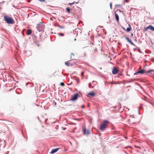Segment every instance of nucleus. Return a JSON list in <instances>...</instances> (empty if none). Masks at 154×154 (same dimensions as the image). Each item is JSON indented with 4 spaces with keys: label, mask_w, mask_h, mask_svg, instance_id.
Returning <instances> with one entry per match:
<instances>
[{
    "label": "nucleus",
    "mask_w": 154,
    "mask_h": 154,
    "mask_svg": "<svg viewBox=\"0 0 154 154\" xmlns=\"http://www.w3.org/2000/svg\"><path fill=\"white\" fill-rule=\"evenodd\" d=\"M123 29L124 30H125V28H123Z\"/></svg>",
    "instance_id": "32"
},
{
    "label": "nucleus",
    "mask_w": 154,
    "mask_h": 154,
    "mask_svg": "<svg viewBox=\"0 0 154 154\" xmlns=\"http://www.w3.org/2000/svg\"><path fill=\"white\" fill-rule=\"evenodd\" d=\"M119 11H120V12H121V11H120V10H119Z\"/></svg>",
    "instance_id": "34"
},
{
    "label": "nucleus",
    "mask_w": 154,
    "mask_h": 154,
    "mask_svg": "<svg viewBox=\"0 0 154 154\" xmlns=\"http://www.w3.org/2000/svg\"><path fill=\"white\" fill-rule=\"evenodd\" d=\"M60 85L61 86H64V84L63 82L60 83Z\"/></svg>",
    "instance_id": "24"
},
{
    "label": "nucleus",
    "mask_w": 154,
    "mask_h": 154,
    "mask_svg": "<svg viewBox=\"0 0 154 154\" xmlns=\"http://www.w3.org/2000/svg\"><path fill=\"white\" fill-rule=\"evenodd\" d=\"M40 2H44L45 0H39Z\"/></svg>",
    "instance_id": "27"
},
{
    "label": "nucleus",
    "mask_w": 154,
    "mask_h": 154,
    "mask_svg": "<svg viewBox=\"0 0 154 154\" xmlns=\"http://www.w3.org/2000/svg\"><path fill=\"white\" fill-rule=\"evenodd\" d=\"M6 23L9 24H13L15 22L13 19L7 16H5L4 17Z\"/></svg>",
    "instance_id": "1"
},
{
    "label": "nucleus",
    "mask_w": 154,
    "mask_h": 154,
    "mask_svg": "<svg viewBox=\"0 0 154 154\" xmlns=\"http://www.w3.org/2000/svg\"><path fill=\"white\" fill-rule=\"evenodd\" d=\"M10 125H11V128H13V124H9Z\"/></svg>",
    "instance_id": "26"
},
{
    "label": "nucleus",
    "mask_w": 154,
    "mask_h": 154,
    "mask_svg": "<svg viewBox=\"0 0 154 154\" xmlns=\"http://www.w3.org/2000/svg\"><path fill=\"white\" fill-rule=\"evenodd\" d=\"M78 94L77 93L75 94L72 97L71 100L74 101L77 100L78 98Z\"/></svg>",
    "instance_id": "8"
},
{
    "label": "nucleus",
    "mask_w": 154,
    "mask_h": 154,
    "mask_svg": "<svg viewBox=\"0 0 154 154\" xmlns=\"http://www.w3.org/2000/svg\"><path fill=\"white\" fill-rule=\"evenodd\" d=\"M146 70L144 69H142L141 70L137 72H136L134 73V74H136L137 73H140L141 74H143L145 72L146 73Z\"/></svg>",
    "instance_id": "10"
},
{
    "label": "nucleus",
    "mask_w": 154,
    "mask_h": 154,
    "mask_svg": "<svg viewBox=\"0 0 154 154\" xmlns=\"http://www.w3.org/2000/svg\"><path fill=\"white\" fill-rule=\"evenodd\" d=\"M115 15L116 19V21H117V22H119V16H118V14H116V13H115Z\"/></svg>",
    "instance_id": "12"
},
{
    "label": "nucleus",
    "mask_w": 154,
    "mask_h": 154,
    "mask_svg": "<svg viewBox=\"0 0 154 154\" xmlns=\"http://www.w3.org/2000/svg\"><path fill=\"white\" fill-rule=\"evenodd\" d=\"M78 3V2H73V3H69V4L70 5H72V4H74V3H76V4H77Z\"/></svg>",
    "instance_id": "20"
},
{
    "label": "nucleus",
    "mask_w": 154,
    "mask_h": 154,
    "mask_svg": "<svg viewBox=\"0 0 154 154\" xmlns=\"http://www.w3.org/2000/svg\"><path fill=\"white\" fill-rule=\"evenodd\" d=\"M82 130L83 132V133L85 134H89V132L90 131V130L89 129H87L86 130L85 128V125L82 126Z\"/></svg>",
    "instance_id": "5"
},
{
    "label": "nucleus",
    "mask_w": 154,
    "mask_h": 154,
    "mask_svg": "<svg viewBox=\"0 0 154 154\" xmlns=\"http://www.w3.org/2000/svg\"><path fill=\"white\" fill-rule=\"evenodd\" d=\"M74 54L73 53H72L70 55V59H71L72 58V56L74 57Z\"/></svg>",
    "instance_id": "19"
},
{
    "label": "nucleus",
    "mask_w": 154,
    "mask_h": 154,
    "mask_svg": "<svg viewBox=\"0 0 154 154\" xmlns=\"http://www.w3.org/2000/svg\"><path fill=\"white\" fill-rule=\"evenodd\" d=\"M133 33H131V35L132 36H133Z\"/></svg>",
    "instance_id": "29"
},
{
    "label": "nucleus",
    "mask_w": 154,
    "mask_h": 154,
    "mask_svg": "<svg viewBox=\"0 0 154 154\" xmlns=\"http://www.w3.org/2000/svg\"><path fill=\"white\" fill-rule=\"evenodd\" d=\"M128 26L129 27H127L126 30L127 32H129L131 30V28L130 25V24H128Z\"/></svg>",
    "instance_id": "13"
},
{
    "label": "nucleus",
    "mask_w": 154,
    "mask_h": 154,
    "mask_svg": "<svg viewBox=\"0 0 154 154\" xmlns=\"http://www.w3.org/2000/svg\"><path fill=\"white\" fill-rule=\"evenodd\" d=\"M58 34L60 36H63L64 35L63 33H58Z\"/></svg>",
    "instance_id": "22"
},
{
    "label": "nucleus",
    "mask_w": 154,
    "mask_h": 154,
    "mask_svg": "<svg viewBox=\"0 0 154 154\" xmlns=\"http://www.w3.org/2000/svg\"><path fill=\"white\" fill-rule=\"evenodd\" d=\"M72 59L69 60L66 62L65 63V64L67 66H72L73 64L72 63H71V61L72 60Z\"/></svg>",
    "instance_id": "7"
},
{
    "label": "nucleus",
    "mask_w": 154,
    "mask_h": 154,
    "mask_svg": "<svg viewBox=\"0 0 154 154\" xmlns=\"http://www.w3.org/2000/svg\"><path fill=\"white\" fill-rule=\"evenodd\" d=\"M70 9L69 7H67L66 9V11L69 13L70 12Z\"/></svg>",
    "instance_id": "18"
},
{
    "label": "nucleus",
    "mask_w": 154,
    "mask_h": 154,
    "mask_svg": "<svg viewBox=\"0 0 154 154\" xmlns=\"http://www.w3.org/2000/svg\"><path fill=\"white\" fill-rule=\"evenodd\" d=\"M11 122V123L13 124H14V123L13 122Z\"/></svg>",
    "instance_id": "33"
},
{
    "label": "nucleus",
    "mask_w": 154,
    "mask_h": 154,
    "mask_svg": "<svg viewBox=\"0 0 154 154\" xmlns=\"http://www.w3.org/2000/svg\"><path fill=\"white\" fill-rule=\"evenodd\" d=\"M91 44L92 46L91 45V48H89L88 50L93 53L96 52L97 51L96 48L94 46L93 43H92Z\"/></svg>",
    "instance_id": "4"
},
{
    "label": "nucleus",
    "mask_w": 154,
    "mask_h": 154,
    "mask_svg": "<svg viewBox=\"0 0 154 154\" xmlns=\"http://www.w3.org/2000/svg\"><path fill=\"white\" fill-rule=\"evenodd\" d=\"M84 107V105H82V108H83Z\"/></svg>",
    "instance_id": "31"
},
{
    "label": "nucleus",
    "mask_w": 154,
    "mask_h": 154,
    "mask_svg": "<svg viewBox=\"0 0 154 154\" xmlns=\"http://www.w3.org/2000/svg\"><path fill=\"white\" fill-rule=\"evenodd\" d=\"M95 95V93L93 92H90L88 94V95H91L92 96H94Z\"/></svg>",
    "instance_id": "15"
},
{
    "label": "nucleus",
    "mask_w": 154,
    "mask_h": 154,
    "mask_svg": "<svg viewBox=\"0 0 154 154\" xmlns=\"http://www.w3.org/2000/svg\"><path fill=\"white\" fill-rule=\"evenodd\" d=\"M152 73L154 74V70H151L150 71H148L146 72V74H152Z\"/></svg>",
    "instance_id": "16"
},
{
    "label": "nucleus",
    "mask_w": 154,
    "mask_h": 154,
    "mask_svg": "<svg viewBox=\"0 0 154 154\" xmlns=\"http://www.w3.org/2000/svg\"><path fill=\"white\" fill-rule=\"evenodd\" d=\"M36 27L39 32L43 31L45 28L44 26L42 23L37 24Z\"/></svg>",
    "instance_id": "3"
},
{
    "label": "nucleus",
    "mask_w": 154,
    "mask_h": 154,
    "mask_svg": "<svg viewBox=\"0 0 154 154\" xmlns=\"http://www.w3.org/2000/svg\"><path fill=\"white\" fill-rule=\"evenodd\" d=\"M116 6H119V5H116Z\"/></svg>",
    "instance_id": "30"
},
{
    "label": "nucleus",
    "mask_w": 154,
    "mask_h": 154,
    "mask_svg": "<svg viewBox=\"0 0 154 154\" xmlns=\"http://www.w3.org/2000/svg\"><path fill=\"white\" fill-rule=\"evenodd\" d=\"M59 148H57L55 149H54L52 150L50 152V153L51 154H53L55 152H57L59 149Z\"/></svg>",
    "instance_id": "11"
},
{
    "label": "nucleus",
    "mask_w": 154,
    "mask_h": 154,
    "mask_svg": "<svg viewBox=\"0 0 154 154\" xmlns=\"http://www.w3.org/2000/svg\"><path fill=\"white\" fill-rule=\"evenodd\" d=\"M148 29H150L152 31H154V27L150 25L147 27L144 28V29L146 31H147Z\"/></svg>",
    "instance_id": "6"
},
{
    "label": "nucleus",
    "mask_w": 154,
    "mask_h": 154,
    "mask_svg": "<svg viewBox=\"0 0 154 154\" xmlns=\"http://www.w3.org/2000/svg\"><path fill=\"white\" fill-rule=\"evenodd\" d=\"M118 69L115 67H114L112 70V73L113 74H116L118 72Z\"/></svg>",
    "instance_id": "9"
},
{
    "label": "nucleus",
    "mask_w": 154,
    "mask_h": 154,
    "mask_svg": "<svg viewBox=\"0 0 154 154\" xmlns=\"http://www.w3.org/2000/svg\"><path fill=\"white\" fill-rule=\"evenodd\" d=\"M84 74V72H82L81 73V75L83 77Z\"/></svg>",
    "instance_id": "23"
},
{
    "label": "nucleus",
    "mask_w": 154,
    "mask_h": 154,
    "mask_svg": "<svg viewBox=\"0 0 154 154\" xmlns=\"http://www.w3.org/2000/svg\"><path fill=\"white\" fill-rule=\"evenodd\" d=\"M32 33V31L30 30L29 29L27 30V35H30Z\"/></svg>",
    "instance_id": "17"
},
{
    "label": "nucleus",
    "mask_w": 154,
    "mask_h": 154,
    "mask_svg": "<svg viewBox=\"0 0 154 154\" xmlns=\"http://www.w3.org/2000/svg\"><path fill=\"white\" fill-rule=\"evenodd\" d=\"M112 2H110V8L111 9H112Z\"/></svg>",
    "instance_id": "25"
},
{
    "label": "nucleus",
    "mask_w": 154,
    "mask_h": 154,
    "mask_svg": "<svg viewBox=\"0 0 154 154\" xmlns=\"http://www.w3.org/2000/svg\"><path fill=\"white\" fill-rule=\"evenodd\" d=\"M125 39L131 44L132 45H134L132 42L129 39L128 37H125Z\"/></svg>",
    "instance_id": "14"
},
{
    "label": "nucleus",
    "mask_w": 154,
    "mask_h": 154,
    "mask_svg": "<svg viewBox=\"0 0 154 154\" xmlns=\"http://www.w3.org/2000/svg\"><path fill=\"white\" fill-rule=\"evenodd\" d=\"M58 26L60 28H64V27L63 26H61L59 25H58Z\"/></svg>",
    "instance_id": "21"
},
{
    "label": "nucleus",
    "mask_w": 154,
    "mask_h": 154,
    "mask_svg": "<svg viewBox=\"0 0 154 154\" xmlns=\"http://www.w3.org/2000/svg\"><path fill=\"white\" fill-rule=\"evenodd\" d=\"M109 123V122L107 121H104L100 125V127L99 128L100 130L102 131H103L106 128Z\"/></svg>",
    "instance_id": "2"
},
{
    "label": "nucleus",
    "mask_w": 154,
    "mask_h": 154,
    "mask_svg": "<svg viewBox=\"0 0 154 154\" xmlns=\"http://www.w3.org/2000/svg\"><path fill=\"white\" fill-rule=\"evenodd\" d=\"M125 0V1L126 2H128V0Z\"/></svg>",
    "instance_id": "28"
}]
</instances>
